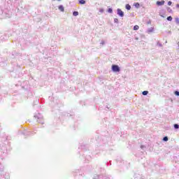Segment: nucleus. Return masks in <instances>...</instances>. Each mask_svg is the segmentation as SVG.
<instances>
[{"mask_svg": "<svg viewBox=\"0 0 179 179\" xmlns=\"http://www.w3.org/2000/svg\"><path fill=\"white\" fill-rule=\"evenodd\" d=\"M112 71L113 72H120V66H118V65H113L112 66Z\"/></svg>", "mask_w": 179, "mask_h": 179, "instance_id": "1", "label": "nucleus"}, {"mask_svg": "<svg viewBox=\"0 0 179 179\" xmlns=\"http://www.w3.org/2000/svg\"><path fill=\"white\" fill-rule=\"evenodd\" d=\"M117 13L120 17H124V11H122L121 9L117 8Z\"/></svg>", "mask_w": 179, "mask_h": 179, "instance_id": "2", "label": "nucleus"}, {"mask_svg": "<svg viewBox=\"0 0 179 179\" xmlns=\"http://www.w3.org/2000/svg\"><path fill=\"white\" fill-rule=\"evenodd\" d=\"M157 5L158 6H162V5H164V1H157Z\"/></svg>", "mask_w": 179, "mask_h": 179, "instance_id": "3", "label": "nucleus"}, {"mask_svg": "<svg viewBox=\"0 0 179 179\" xmlns=\"http://www.w3.org/2000/svg\"><path fill=\"white\" fill-rule=\"evenodd\" d=\"M79 3L80 5H85V3H86V1L85 0H79Z\"/></svg>", "mask_w": 179, "mask_h": 179, "instance_id": "4", "label": "nucleus"}, {"mask_svg": "<svg viewBox=\"0 0 179 179\" xmlns=\"http://www.w3.org/2000/svg\"><path fill=\"white\" fill-rule=\"evenodd\" d=\"M59 10H61V12H64V10H65V9L64 8V6H59Z\"/></svg>", "mask_w": 179, "mask_h": 179, "instance_id": "5", "label": "nucleus"}, {"mask_svg": "<svg viewBox=\"0 0 179 179\" xmlns=\"http://www.w3.org/2000/svg\"><path fill=\"white\" fill-rule=\"evenodd\" d=\"M148 94H149V92H148V91H143V92H142V94H143V96H148Z\"/></svg>", "mask_w": 179, "mask_h": 179, "instance_id": "6", "label": "nucleus"}, {"mask_svg": "<svg viewBox=\"0 0 179 179\" xmlns=\"http://www.w3.org/2000/svg\"><path fill=\"white\" fill-rule=\"evenodd\" d=\"M126 9H127V10H131V6L129 4H127Z\"/></svg>", "mask_w": 179, "mask_h": 179, "instance_id": "7", "label": "nucleus"}, {"mask_svg": "<svg viewBox=\"0 0 179 179\" xmlns=\"http://www.w3.org/2000/svg\"><path fill=\"white\" fill-rule=\"evenodd\" d=\"M73 16H78V15H79V12H78V11H74V12L73 13Z\"/></svg>", "mask_w": 179, "mask_h": 179, "instance_id": "8", "label": "nucleus"}, {"mask_svg": "<svg viewBox=\"0 0 179 179\" xmlns=\"http://www.w3.org/2000/svg\"><path fill=\"white\" fill-rule=\"evenodd\" d=\"M134 30H139V26L135 25V26L134 27Z\"/></svg>", "mask_w": 179, "mask_h": 179, "instance_id": "9", "label": "nucleus"}, {"mask_svg": "<svg viewBox=\"0 0 179 179\" xmlns=\"http://www.w3.org/2000/svg\"><path fill=\"white\" fill-rule=\"evenodd\" d=\"M167 20H169V22H171L173 20V17L171 16H169L167 17Z\"/></svg>", "mask_w": 179, "mask_h": 179, "instance_id": "10", "label": "nucleus"}, {"mask_svg": "<svg viewBox=\"0 0 179 179\" xmlns=\"http://www.w3.org/2000/svg\"><path fill=\"white\" fill-rule=\"evenodd\" d=\"M163 141H164V142H167V141H169V138L167 136L164 137Z\"/></svg>", "mask_w": 179, "mask_h": 179, "instance_id": "11", "label": "nucleus"}, {"mask_svg": "<svg viewBox=\"0 0 179 179\" xmlns=\"http://www.w3.org/2000/svg\"><path fill=\"white\" fill-rule=\"evenodd\" d=\"M174 128H175V129H178L179 125L177 124H174Z\"/></svg>", "mask_w": 179, "mask_h": 179, "instance_id": "12", "label": "nucleus"}, {"mask_svg": "<svg viewBox=\"0 0 179 179\" xmlns=\"http://www.w3.org/2000/svg\"><path fill=\"white\" fill-rule=\"evenodd\" d=\"M108 13H113V8H108Z\"/></svg>", "mask_w": 179, "mask_h": 179, "instance_id": "13", "label": "nucleus"}, {"mask_svg": "<svg viewBox=\"0 0 179 179\" xmlns=\"http://www.w3.org/2000/svg\"><path fill=\"white\" fill-rule=\"evenodd\" d=\"M99 12H100V13H104V9L99 8Z\"/></svg>", "mask_w": 179, "mask_h": 179, "instance_id": "14", "label": "nucleus"}, {"mask_svg": "<svg viewBox=\"0 0 179 179\" xmlns=\"http://www.w3.org/2000/svg\"><path fill=\"white\" fill-rule=\"evenodd\" d=\"M114 22L115 23H118V18H115Z\"/></svg>", "mask_w": 179, "mask_h": 179, "instance_id": "15", "label": "nucleus"}, {"mask_svg": "<svg viewBox=\"0 0 179 179\" xmlns=\"http://www.w3.org/2000/svg\"><path fill=\"white\" fill-rule=\"evenodd\" d=\"M176 22L177 24H179V18H176Z\"/></svg>", "mask_w": 179, "mask_h": 179, "instance_id": "16", "label": "nucleus"}, {"mask_svg": "<svg viewBox=\"0 0 179 179\" xmlns=\"http://www.w3.org/2000/svg\"><path fill=\"white\" fill-rule=\"evenodd\" d=\"M175 94H176V96H179V92L178 91H176L175 92Z\"/></svg>", "mask_w": 179, "mask_h": 179, "instance_id": "17", "label": "nucleus"}, {"mask_svg": "<svg viewBox=\"0 0 179 179\" xmlns=\"http://www.w3.org/2000/svg\"><path fill=\"white\" fill-rule=\"evenodd\" d=\"M135 6L136 8H139V3H136Z\"/></svg>", "mask_w": 179, "mask_h": 179, "instance_id": "18", "label": "nucleus"}, {"mask_svg": "<svg viewBox=\"0 0 179 179\" xmlns=\"http://www.w3.org/2000/svg\"><path fill=\"white\" fill-rule=\"evenodd\" d=\"M173 3L171 2V1H169L168 2V5L170 6H171V4H172Z\"/></svg>", "mask_w": 179, "mask_h": 179, "instance_id": "19", "label": "nucleus"}, {"mask_svg": "<svg viewBox=\"0 0 179 179\" xmlns=\"http://www.w3.org/2000/svg\"><path fill=\"white\" fill-rule=\"evenodd\" d=\"M101 44L102 45H104V41H102L101 42Z\"/></svg>", "mask_w": 179, "mask_h": 179, "instance_id": "20", "label": "nucleus"}, {"mask_svg": "<svg viewBox=\"0 0 179 179\" xmlns=\"http://www.w3.org/2000/svg\"><path fill=\"white\" fill-rule=\"evenodd\" d=\"M176 8H178L179 9V4L176 5Z\"/></svg>", "mask_w": 179, "mask_h": 179, "instance_id": "21", "label": "nucleus"}, {"mask_svg": "<svg viewBox=\"0 0 179 179\" xmlns=\"http://www.w3.org/2000/svg\"><path fill=\"white\" fill-rule=\"evenodd\" d=\"M160 15V16L162 17H164V16H163V15H162V14H159Z\"/></svg>", "mask_w": 179, "mask_h": 179, "instance_id": "22", "label": "nucleus"}, {"mask_svg": "<svg viewBox=\"0 0 179 179\" xmlns=\"http://www.w3.org/2000/svg\"><path fill=\"white\" fill-rule=\"evenodd\" d=\"M52 1H55V0H52ZM57 1H61V0H57Z\"/></svg>", "mask_w": 179, "mask_h": 179, "instance_id": "23", "label": "nucleus"}, {"mask_svg": "<svg viewBox=\"0 0 179 179\" xmlns=\"http://www.w3.org/2000/svg\"><path fill=\"white\" fill-rule=\"evenodd\" d=\"M136 40H138V38H136Z\"/></svg>", "mask_w": 179, "mask_h": 179, "instance_id": "24", "label": "nucleus"}]
</instances>
